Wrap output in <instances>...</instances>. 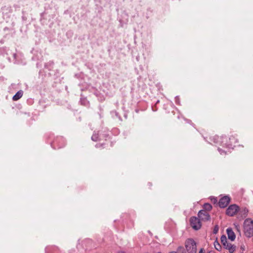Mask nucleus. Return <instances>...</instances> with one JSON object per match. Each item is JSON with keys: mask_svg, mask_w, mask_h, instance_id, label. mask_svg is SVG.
<instances>
[{"mask_svg": "<svg viewBox=\"0 0 253 253\" xmlns=\"http://www.w3.org/2000/svg\"><path fill=\"white\" fill-rule=\"evenodd\" d=\"M185 247L188 253H197L196 243L193 239H187L185 242Z\"/></svg>", "mask_w": 253, "mask_h": 253, "instance_id": "obj_1", "label": "nucleus"}, {"mask_svg": "<svg viewBox=\"0 0 253 253\" xmlns=\"http://www.w3.org/2000/svg\"><path fill=\"white\" fill-rule=\"evenodd\" d=\"M221 242L224 248L228 250L229 253H233L236 249V246L232 245L231 243L227 241L226 236L222 235L221 237Z\"/></svg>", "mask_w": 253, "mask_h": 253, "instance_id": "obj_2", "label": "nucleus"}, {"mask_svg": "<svg viewBox=\"0 0 253 253\" xmlns=\"http://www.w3.org/2000/svg\"><path fill=\"white\" fill-rule=\"evenodd\" d=\"M237 143V139L233 136L229 138L226 136L222 137V143L223 146H225L229 148H233L234 144Z\"/></svg>", "mask_w": 253, "mask_h": 253, "instance_id": "obj_3", "label": "nucleus"}, {"mask_svg": "<svg viewBox=\"0 0 253 253\" xmlns=\"http://www.w3.org/2000/svg\"><path fill=\"white\" fill-rule=\"evenodd\" d=\"M190 224L193 229L198 230L201 227L200 219L196 217H192L190 219Z\"/></svg>", "mask_w": 253, "mask_h": 253, "instance_id": "obj_4", "label": "nucleus"}, {"mask_svg": "<svg viewBox=\"0 0 253 253\" xmlns=\"http://www.w3.org/2000/svg\"><path fill=\"white\" fill-rule=\"evenodd\" d=\"M239 208L236 205H230L226 210V214L230 216H234L239 211Z\"/></svg>", "mask_w": 253, "mask_h": 253, "instance_id": "obj_5", "label": "nucleus"}, {"mask_svg": "<svg viewBox=\"0 0 253 253\" xmlns=\"http://www.w3.org/2000/svg\"><path fill=\"white\" fill-rule=\"evenodd\" d=\"M230 201V199L229 197L227 196H225L222 198H221L218 202L219 206L221 208H224L226 207L228 204L229 203Z\"/></svg>", "mask_w": 253, "mask_h": 253, "instance_id": "obj_6", "label": "nucleus"}, {"mask_svg": "<svg viewBox=\"0 0 253 253\" xmlns=\"http://www.w3.org/2000/svg\"><path fill=\"white\" fill-rule=\"evenodd\" d=\"M198 217L202 220L207 221L210 219V215L209 213L205 210H201L198 212Z\"/></svg>", "mask_w": 253, "mask_h": 253, "instance_id": "obj_7", "label": "nucleus"}, {"mask_svg": "<svg viewBox=\"0 0 253 253\" xmlns=\"http://www.w3.org/2000/svg\"><path fill=\"white\" fill-rule=\"evenodd\" d=\"M226 232L229 239H230L232 241H234L235 239V234L231 228H227L226 230Z\"/></svg>", "mask_w": 253, "mask_h": 253, "instance_id": "obj_8", "label": "nucleus"}, {"mask_svg": "<svg viewBox=\"0 0 253 253\" xmlns=\"http://www.w3.org/2000/svg\"><path fill=\"white\" fill-rule=\"evenodd\" d=\"M23 91L22 90H19L13 96V100L14 101H17L18 99H19L21 97H22L23 95Z\"/></svg>", "mask_w": 253, "mask_h": 253, "instance_id": "obj_9", "label": "nucleus"}, {"mask_svg": "<svg viewBox=\"0 0 253 253\" xmlns=\"http://www.w3.org/2000/svg\"><path fill=\"white\" fill-rule=\"evenodd\" d=\"M203 208L205 211H210L212 209V206L210 204L206 203L204 205Z\"/></svg>", "mask_w": 253, "mask_h": 253, "instance_id": "obj_10", "label": "nucleus"}, {"mask_svg": "<svg viewBox=\"0 0 253 253\" xmlns=\"http://www.w3.org/2000/svg\"><path fill=\"white\" fill-rule=\"evenodd\" d=\"M169 253H186L184 251L183 248L182 247H179L177 248L176 252L172 251V252H169Z\"/></svg>", "mask_w": 253, "mask_h": 253, "instance_id": "obj_11", "label": "nucleus"}, {"mask_svg": "<svg viewBox=\"0 0 253 253\" xmlns=\"http://www.w3.org/2000/svg\"><path fill=\"white\" fill-rule=\"evenodd\" d=\"M99 134L98 132H94L92 137L91 139L94 141H97L98 140Z\"/></svg>", "mask_w": 253, "mask_h": 253, "instance_id": "obj_12", "label": "nucleus"}, {"mask_svg": "<svg viewBox=\"0 0 253 253\" xmlns=\"http://www.w3.org/2000/svg\"><path fill=\"white\" fill-rule=\"evenodd\" d=\"M214 245L215 249L217 251H219L221 248V246L217 242H214Z\"/></svg>", "mask_w": 253, "mask_h": 253, "instance_id": "obj_13", "label": "nucleus"}, {"mask_svg": "<svg viewBox=\"0 0 253 253\" xmlns=\"http://www.w3.org/2000/svg\"><path fill=\"white\" fill-rule=\"evenodd\" d=\"M218 231V227L217 225H216L214 227V230H213V233L216 234Z\"/></svg>", "mask_w": 253, "mask_h": 253, "instance_id": "obj_14", "label": "nucleus"}, {"mask_svg": "<svg viewBox=\"0 0 253 253\" xmlns=\"http://www.w3.org/2000/svg\"><path fill=\"white\" fill-rule=\"evenodd\" d=\"M218 150L219 152L220 153V154H221V155H222V154H225V153L224 151L222 150L221 149H220V148H218Z\"/></svg>", "mask_w": 253, "mask_h": 253, "instance_id": "obj_15", "label": "nucleus"}, {"mask_svg": "<svg viewBox=\"0 0 253 253\" xmlns=\"http://www.w3.org/2000/svg\"><path fill=\"white\" fill-rule=\"evenodd\" d=\"M96 147H98V145H96Z\"/></svg>", "mask_w": 253, "mask_h": 253, "instance_id": "obj_16", "label": "nucleus"}]
</instances>
